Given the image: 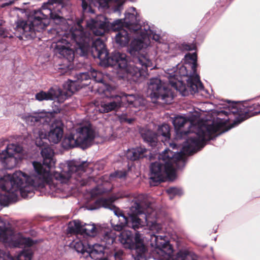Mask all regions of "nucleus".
<instances>
[{
  "label": "nucleus",
  "mask_w": 260,
  "mask_h": 260,
  "mask_svg": "<svg viewBox=\"0 0 260 260\" xmlns=\"http://www.w3.org/2000/svg\"><path fill=\"white\" fill-rule=\"evenodd\" d=\"M120 99H121V106L123 104L126 102L128 105L133 106V107H137V106L143 104V99L141 98H136L133 94H126L125 93L119 95Z\"/></svg>",
  "instance_id": "obj_22"
},
{
  "label": "nucleus",
  "mask_w": 260,
  "mask_h": 260,
  "mask_svg": "<svg viewBox=\"0 0 260 260\" xmlns=\"http://www.w3.org/2000/svg\"><path fill=\"white\" fill-rule=\"evenodd\" d=\"M0 260H15L9 253L4 252L0 249Z\"/></svg>",
  "instance_id": "obj_36"
},
{
  "label": "nucleus",
  "mask_w": 260,
  "mask_h": 260,
  "mask_svg": "<svg viewBox=\"0 0 260 260\" xmlns=\"http://www.w3.org/2000/svg\"><path fill=\"white\" fill-rule=\"evenodd\" d=\"M115 238L116 234L115 232L110 230L107 229L104 231L102 240L103 243H105V246L108 247L113 243Z\"/></svg>",
  "instance_id": "obj_25"
},
{
  "label": "nucleus",
  "mask_w": 260,
  "mask_h": 260,
  "mask_svg": "<svg viewBox=\"0 0 260 260\" xmlns=\"http://www.w3.org/2000/svg\"><path fill=\"white\" fill-rule=\"evenodd\" d=\"M124 27L130 31L140 32L143 30V27L140 25L139 16L134 7L129 8L125 13V18L122 19Z\"/></svg>",
  "instance_id": "obj_15"
},
{
  "label": "nucleus",
  "mask_w": 260,
  "mask_h": 260,
  "mask_svg": "<svg viewBox=\"0 0 260 260\" xmlns=\"http://www.w3.org/2000/svg\"><path fill=\"white\" fill-rule=\"evenodd\" d=\"M165 236L151 235V245L154 247L151 255L157 260H196L197 256L193 253L186 249L179 251L174 259L172 258V246L166 239Z\"/></svg>",
  "instance_id": "obj_9"
},
{
  "label": "nucleus",
  "mask_w": 260,
  "mask_h": 260,
  "mask_svg": "<svg viewBox=\"0 0 260 260\" xmlns=\"http://www.w3.org/2000/svg\"><path fill=\"white\" fill-rule=\"evenodd\" d=\"M88 84V83H83L82 84V86H86V85H87Z\"/></svg>",
  "instance_id": "obj_42"
},
{
  "label": "nucleus",
  "mask_w": 260,
  "mask_h": 260,
  "mask_svg": "<svg viewBox=\"0 0 260 260\" xmlns=\"http://www.w3.org/2000/svg\"><path fill=\"white\" fill-rule=\"evenodd\" d=\"M149 200V198L145 195L140 194L138 196L131 210L135 214L141 215L145 221H143L137 215L132 216L129 219H127L126 224L128 226L136 230L146 223L152 231L159 232L161 230V225L153 219L155 217L156 213L153 210Z\"/></svg>",
  "instance_id": "obj_6"
},
{
  "label": "nucleus",
  "mask_w": 260,
  "mask_h": 260,
  "mask_svg": "<svg viewBox=\"0 0 260 260\" xmlns=\"http://www.w3.org/2000/svg\"><path fill=\"white\" fill-rule=\"evenodd\" d=\"M141 135L143 140L148 142L150 145H155L157 141V135L150 130L142 131Z\"/></svg>",
  "instance_id": "obj_24"
},
{
  "label": "nucleus",
  "mask_w": 260,
  "mask_h": 260,
  "mask_svg": "<svg viewBox=\"0 0 260 260\" xmlns=\"http://www.w3.org/2000/svg\"><path fill=\"white\" fill-rule=\"evenodd\" d=\"M144 30L145 31H143V33L147 38L148 41H149V39H152L156 42L159 41L160 39L159 35L152 30L149 26H147V28L145 27ZM149 43H150V41H149Z\"/></svg>",
  "instance_id": "obj_29"
},
{
  "label": "nucleus",
  "mask_w": 260,
  "mask_h": 260,
  "mask_svg": "<svg viewBox=\"0 0 260 260\" xmlns=\"http://www.w3.org/2000/svg\"><path fill=\"white\" fill-rule=\"evenodd\" d=\"M184 63H179L176 71L168 70L167 73L170 85L183 96L203 90L204 87L197 74V55L196 53L186 54Z\"/></svg>",
  "instance_id": "obj_4"
},
{
  "label": "nucleus",
  "mask_w": 260,
  "mask_h": 260,
  "mask_svg": "<svg viewBox=\"0 0 260 260\" xmlns=\"http://www.w3.org/2000/svg\"><path fill=\"white\" fill-rule=\"evenodd\" d=\"M118 118L120 123L126 122L130 124L134 121L133 118H127V115L125 114L119 115Z\"/></svg>",
  "instance_id": "obj_35"
},
{
  "label": "nucleus",
  "mask_w": 260,
  "mask_h": 260,
  "mask_svg": "<svg viewBox=\"0 0 260 260\" xmlns=\"http://www.w3.org/2000/svg\"><path fill=\"white\" fill-rule=\"evenodd\" d=\"M148 92L152 100H160L162 103L170 104L173 99V93L171 90L167 87L158 78L150 80L148 84Z\"/></svg>",
  "instance_id": "obj_13"
},
{
  "label": "nucleus",
  "mask_w": 260,
  "mask_h": 260,
  "mask_svg": "<svg viewBox=\"0 0 260 260\" xmlns=\"http://www.w3.org/2000/svg\"><path fill=\"white\" fill-rule=\"evenodd\" d=\"M246 116L250 117L260 113V103H254L244 109Z\"/></svg>",
  "instance_id": "obj_26"
},
{
  "label": "nucleus",
  "mask_w": 260,
  "mask_h": 260,
  "mask_svg": "<svg viewBox=\"0 0 260 260\" xmlns=\"http://www.w3.org/2000/svg\"><path fill=\"white\" fill-rule=\"evenodd\" d=\"M176 139H186L180 152L175 153L169 149L165 150L159 155V160L152 163L150 166V179L152 185L165 181L167 178L172 179L175 177L176 169H180L185 164L186 155H189L201 148L206 142L217 137L220 132V126L217 124L202 125L196 132L182 129L186 126L190 129L191 122L182 116H178L173 120Z\"/></svg>",
  "instance_id": "obj_3"
},
{
  "label": "nucleus",
  "mask_w": 260,
  "mask_h": 260,
  "mask_svg": "<svg viewBox=\"0 0 260 260\" xmlns=\"http://www.w3.org/2000/svg\"><path fill=\"white\" fill-rule=\"evenodd\" d=\"M68 229L71 233L85 234L89 236H94L98 232V229L94 224H83L79 220L70 222Z\"/></svg>",
  "instance_id": "obj_16"
},
{
  "label": "nucleus",
  "mask_w": 260,
  "mask_h": 260,
  "mask_svg": "<svg viewBox=\"0 0 260 260\" xmlns=\"http://www.w3.org/2000/svg\"><path fill=\"white\" fill-rule=\"evenodd\" d=\"M242 109L241 108H239L238 105L236 104H234L231 109V112L233 114H240L242 112Z\"/></svg>",
  "instance_id": "obj_38"
},
{
  "label": "nucleus",
  "mask_w": 260,
  "mask_h": 260,
  "mask_svg": "<svg viewBox=\"0 0 260 260\" xmlns=\"http://www.w3.org/2000/svg\"><path fill=\"white\" fill-rule=\"evenodd\" d=\"M86 26L93 35L97 36H103L110 28L114 31H117L115 41L121 46L127 45L129 41V33L127 29L124 27L122 19L110 22L105 16L101 15L95 19H91L87 21Z\"/></svg>",
  "instance_id": "obj_7"
},
{
  "label": "nucleus",
  "mask_w": 260,
  "mask_h": 260,
  "mask_svg": "<svg viewBox=\"0 0 260 260\" xmlns=\"http://www.w3.org/2000/svg\"><path fill=\"white\" fill-rule=\"evenodd\" d=\"M63 86L65 91L58 88H51L47 92L41 91L35 95L36 99L39 101L57 99L58 102L63 103L77 89L75 83L72 81L65 83Z\"/></svg>",
  "instance_id": "obj_11"
},
{
  "label": "nucleus",
  "mask_w": 260,
  "mask_h": 260,
  "mask_svg": "<svg viewBox=\"0 0 260 260\" xmlns=\"http://www.w3.org/2000/svg\"><path fill=\"white\" fill-rule=\"evenodd\" d=\"M95 135L93 126L91 123H86L76 129L75 135L66 136L63 140L62 145L66 148L80 146L83 148H86L91 145Z\"/></svg>",
  "instance_id": "obj_10"
},
{
  "label": "nucleus",
  "mask_w": 260,
  "mask_h": 260,
  "mask_svg": "<svg viewBox=\"0 0 260 260\" xmlns=\"http://www.w3.org/2000/svg\"><path fill=\"white\" fill-rule=\"evenodd\" d=\"M6 175H10V176H12V175H11V174H6L5 171H0V188L2 189V190L3 191H4L3 193H0V202H1L2 204H7L10 202H11V201H14L15 199H11V200H9L8 201H6V197L7 196L8 194L9 193H11V191L9 189H8V188H8L7 187V186H10V188L11 187V184H7V183L6 182H5L4 183V185L6 186V187H3L2 186V185L1 184V180L2 179H3V178H4L5 176H6Z\"/></svg>",
  "instance_id": "obj_21"
},
{
  "label": "nucleus",
  "mask_w": 260,
  "mask_h": 260,
  "mask_svg": "<svg viewBox=\"0 0 260 260\" xmlns=\"http://www.w3.org/2000/svg\"><path fill=\"white\" fill-rule=\"evenodd\" d=\"M161 45L162 46L164 47V48H166L168 47V45L166 44H161Z\"/></svg>",
  "instance_id": "obj_41"
},
{
  "label": "nucleus",
  "mask_w": 260,
  "mask_h": 260,
  "mask_svg": "<svg viewBox=\"0 0 260 260\" xmlns=\"http://www.w3.org/2000/svg\"><path fill=\"white\" fill-rule=\"evenodd\" d=\"M110 190V188H105L103 185H98L91 191L92 196H95L107 192Z\"/></svg>",
  "instance_id": "obj_31"
},
{
  "label": "nucleus",
  "mask_w": 260,
  "mask_h": 260,
  "mask_svg": "<svg viewBox=\"0 0 260 260\" xmlns=\"http://www.w3.org/2000/svg\"><path fill=\"white\" fill-rule=\"evenodd\" d=\"M125 171H116L115 173L111 174L110 176V179L111 180L115 179H124L126 176Z\"/></svg>",
  "instance_id": "obj_34"
},
{
  "label": "nucleus",
  "mask_w": 260,
  "mask_h": 260,
  "mask_svg": "<svg viewBox=\"0 0 260 260\" xmlns=\"http://www.w3.org/2000/svg\"><path fill=\"white\" fill-rule=\"evenodd\" d=\"M87 246L88 247L86 250V252L92 258H98V257H96L95 255L103 253L105 247H106L105 245L99 244L92 245L88 243L87 244Z\"/></svg>",
  "instance_id": "obj_23"
},
{
  "label": "nucleus",
  "mask_w": 260,
  "mask_h": 260,
  "mask_svg": "<svg viewBox=\"0 0 260 260\" xmlns=\"http://www.w3.org/2000/svg\"><path fill=\"white\" fill-rule=\"evenodd\" d=\"M82 8L84 11H87L91 13H94V11L91 8V6L88 7L87 3L85 0H82Z\"/></svg>",
  "instance_id": "obj_37"
},
{
  "label": "nucleus",
  "mask_w": 260,
  "mask_h": 260,
  "mask_svg": "<svg viewBox=\"0 0 260 260\" xmlns=\"http://www.w3.org/2000/svg\"><path fill=\"white\" fill-rule=\"evenodd\" d=\"M170 146L171 148H172L173 149H175L176 147H177V145L175 143H170Z\"/></svg>",
  "instance_id": "obj_40"
},
{
  "label": "nucleus",
  "mask_w": 260,
  "mask_h": 260,
  "mask_svg": "<svg viewBox=\"0 0 260 260\" xmlns=\"http://www.w3.org/2000/svg\"><path fill=\"white\" fill-rule=\"evenodd\" d=\"M118 199V197L115 196L109 198H101L96 201V203L101 207L108 208L114 210V213L116 218H119V223L114 224L112 222L113 219H112L111 224L114 230L116 231H121L123 227L127 225V218L122 214L118 209L113 204V202Z\"/></svg>",
  "instance_id": "obj_14"
},
{
  "label": "nucleus",
  "mask_w": 260,
  "mask_h": 260,
  "mask_svg": "<svg viewBox=\"0 0 260 260\" xmlns=\"http://www.w3.org/2000/svg\"><path fill=\"white\" fill-rule=\"evenodd\" d=\"M43 158V164L34 162L33 166L35 174L28 176L20 171H16L12 176H5L1 180L3 187H6L4 183L11 184V187L7 188L11 191L8 194L6 201L16 199L19 193L22 197L25 198L31 197L35 189H40L47 187L53 191L62 190L60 184H68L73 179L79 181L81 185L87 183L84 179H80L85 172L86 162L77 165L74 162H70L68 165L60 164V168L62 169L60 173L55 172L52 174L50 169L54 167L55 161L53 156V150L49 147H45L41 150ZM63 189H62L63 190Z\"/></svg>",
  "instance_id": "obj_2"
},
{
  "label": "nucleus",
  "mask_w": 260,
  "mask_h": 260,
  "mask_svg": "<svg viewBox=\"0 0 260 260\" xmlns=\"http://www.w3.org/2000/svg\"><path fill=\"white\" fill-rule=\"evenodd\" d=\"M88 243H83L81 241L76 242L74 244V247L75 249L78 252H80L82 253H84V252H86V250L87 249Z\"/></svg>",
  "instance_id": "obj_33"
},
{
  "label": "nucleus",
  "mask_w": 260,
  "mask_h": 260,
  "mask_svg": "<svg viewBox=\"0 0 260 260\" xmlns=\"http://www.w3.org/2000/svg\"><path fill=\"white\" fill-rule=\"evenodd\" d=\"M157 137L162 136L165 139V141L169 139L170 137V126L168 124H163L159 126L157 131Z\"/></svg>",
  "instance_id": "obj_27"
},
{
  "label": "nucleus",
  "mask_w": 260,
  "mask_h": 260,
  "mask_svg": "<svg viewBox=\"0 0 260 260\" xmlns=\"http://www.w3.org/2000/svg\"><path fill=\"white\" fill-rule=\"evenodd\" d=\"M24 150L18 143H12L7 145L6 149L0 151V161L7 169H12L24 158Z\"/></svg>",
  "instance_id": "obj_12"
},
{
  "label": "nucleus",
  "mask_w": 260,
  "mask_h": 260,
  "mask_svg": "<svg viewBox=\"0 0 260 260\" xmlns=\"http://www.w3.org/2000/svg\"><path fill=\"white\" fill-rule=\"evenodd\" d=\"M77 81H72V82L75 83L76 87L77 88V89L74 92L78 90L79 88V85H78V83L82 82L84 81H86L90 79V75L88 72L80 73L77 75ZM69 81H72V80H68L66 83L68 82Z\"/></svg>",
  "instance_id": "obj_28"
},
{
  "label": "nucleus",
  "mask_w": 260,
  "mask_h": 260,
  "mask_svg": "<svg viewBox=\"0 0 260 260\" xmlns=\"http://www.w3.org/2000/svg\"><path fill=\"white\" fill-rule=\"evenodd\" d=\"M167 192L169 195L170 200H172L175 196H181L183 193L181 189L176 187L169 188L167 190Z\"/></svg>",
  "instance_id": "obj_30"
},
{
  "label": "nucleus",
  "mask_w": 260,
  "mask_h": 260,
  "mask_svg": "<svg viewBox=\"0 0 260 260\" xmlns=\"http://www.w3.org/2000/svg\"><path fill=\"white\" fill-rule=\"evenodd\" d=\"M181 49L183 50H191L194 49V46L192 44H188L186 43H183L181 44L180 47Z\"/></svg>",
  "instance_id": "obj_39"
},
{
  "label": "nucleus",
  "mask_w": 260,
  "mask_h": 260,
  "mask_svg": "<svg viewBox=\"0 0 260 260\" xmlns=\"http://www.w3.org/2000/svg\"><path fill=\"white\" fill-rule=\"evenodd\" d=\"M137 31L138 34H141V37L140 38H135L132 41L129 47V52L131 55H136L138 53L139 55L141 54L139 52L146 49L149 45L147 38L143 33V30L141 32Z\"/></svg>",
  "instance_id": "obj_18"
},
{
  "label": "nucleus",
  "mask_w": 260,
  "mask_h": 260,
  "mask_svg": "<svg viewBox=\"0 0 260 260\" xmlns=\"http://www.w3.org/2000/svg\"><path fill=\"white\" fill-rule=\"evenodd\" d=\"M53 116L52 112L42 111L27 114L24 117V119L28 125H42L43 127V129L34 130L37 145L41 146L43 145V143H41L40 141L42 139H47L50 142L54 144H57L62 139L63 135V124L59 120H56L53 121L47 134L44 131L52 120Z\"/></svg>",
  "instance_id": "obj_5"
},
{
  "label": "nucleus",
  "mask_w": 260,
  "mask_h": 260,
  "mask_svg": "<svg viewBox=\"0 0 260 260\" xmlns=\"http://www.w3.org/2000/svg\"><path fill=\"white\" fill-rule=\"evenodd\" d=\"M0 241L6 246L24 248L17 256V260H31L33 251L31 246L35 244L29 238L24 237L20 233H14L5 228V223L0 218Z\"/></svg>",
  "instance_id": "obj_8"
},
{
  "label": "nucleus",
  "mask_w": 260,
  "mask_h": 260,
  "mask_svg": "<svg viewBox=\"0 0 260 260\" xmlns=\"http://www.w3.org/2000/svg\"><path fill=\"white\" fill-rule=\"evenodd\" d=\"M126 0H97L96 6L98 8L113 7L114 12H119L123 9L122 5Z\"/></svg>",
  "instance_id": "obj_19"
},
{
  "label": "nucleus",
  "mask_w": 260,
  "mask_h": 260,
  "mask_svg": "<svg viewBox=\"0 0 260 260\" xmlns=\"http://www.w3.org/2000/svg\"><path fill=\"white\" fill-rule=\"evenodd\" d=\"M62 8L57 0H51L44 3L41 9L34 10L32 15V38L35 37L36 31L43 30L52 21L59 25V28L56 31L58 35L54 39L52 47L69 62H71L74 58V52L70 48V43L75 46L77 51H80V54L84 56L92 42V56L99 58L101 63L105 66L117 67L118 73L122 74L121 77L131 78L137 81L140 77H145L147 68L152 67V61L147 54H140L128 64L125 53L115 52L109 57L105 44L101 39L98 38L94 40L90 33L86 32L81 25L82 21L74 23L72 20L64 19L61 11Z\"/></svg>",
  "instance_id": "obj_1"
},
{
  "label": "nucleus",
  "mask_w": 260,
  "mask_h": 260,
  "mask_svg": "<svg viewBox=\"0 0 260 260\" xmlns=\"http://www.w3.org/2000/svg\"><path fill=\"white\" fill-rule=\"evenodd\" d=\"M104 94L109 101H102L98 106L100 113H108L113 110H116L121 106V99L118 95H109V91H104Z\"/></svg>",
  "instance_id": "obj_17"
},
{
  "label": "nucleus",
  "mask_w": 260,
  "mask_h": 260,
  "mask_svg": "<svg viewBox=\"0 0 260 260\" xmlns=\"http://www.w3.org/2000/svg\"><path fill=\"white\" fill-rule=\"evenodd\" d=\"M146 152L147 149L146 148L140 147L128 149L126 153V156L128 159L136 160L145 157L146 155Z\"/></svg>",
  "instance_id": "obj_20"
},
{
  "label": "nucleus",
  "mask_w": 260,
  "mask_h": 260,
  "mask_svg": "<svg viewBox=\"0 0 260 260\" xmlns=\"http://www.w3.org/2000/svg\"><path fill=\"white\" fill-rule=\"evenodd\" d=\"M88 73H89L90 78H92L96 82L99 83H102L103 82V75L101 72L93 70Z\"/></svg>",
  "instance_id": "obj_32"
}]
</instances>
